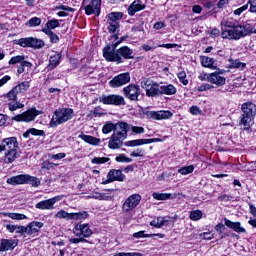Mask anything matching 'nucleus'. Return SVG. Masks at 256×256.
<instances>
[{
	"label": "nucleus",
	"instance_id": "obj_1",
	"mask_svg": "<svg viewBox=\"0 0 256 256\" xmlns=\"http://www.w3.org/2000/svg\"><path fill=\"white\" fill-rule=\"evenodd\" d=\"M256 33L255 26L249 23L235 24L233 22H221V37L229 41H239L242 37Z\"/></svg>",
	"mask_w": 256,
	"mask_h": 256
},
{
	"label": "nucleus",
	"instance_id": "obj_2",
	"mask_svg": "<svg viewBox=\"0 0 256 256\" xmlns=\"http://www.w3.org/2000/svg\"><path fill=\"white\" fill-rule=\"evenodd\" d=\"M120 44L121 41H118L113 44L112 48L111 46H106L103 49V57L106 59V61H110L113 63H123V59H133L135 57L133 55V50L128 46H122L121 48L117 49V46H119Z\"/></svg>",
	"mask_w": 256,
	"mask_h": 256
},
{
	"label": "nucleus",
	"instance_id": "obj_3",
	"mask_svg": "<svg viewBox=\"0 0 256 256\" xmlns=\"http://www.w3.org/2000/svg\"><path fill=\"white\" fill-rule=\"evenodd\" d=\"M4 151V163L10 164L19 157V142L17 137L2 139L0 143V153Z\"/></svg>",
	"mask_w": 256,
	"mask_h": 256
},
{
	"label": "nucleus",
	"instance_id": "obj_4",
	"mask_svg": "<svg viewBox=\"0 0 256 256\" xmlns=\"http://www.w3.org/2000/svg\"><path fill=\"white\" fill-rule=\"evenodd\" d=\"M74 115L75 112L71 108H58L54 111L50 121V127H59V125L71 121V118L74 117Z\"/></svg>",
	"mask_w": 256,
	"mask_h": 256
},
{
	"label": "nucleus",
	"instance_id": "obj_5",
	"mask_svg": "<svg viewBox=\"0 0 256 256\" xmlns=\"http://www.w3.org/2000/svg\"><path fill=\"white\" fill-rule=\"evenodd\" d=\"M241 125H244V127H249V124L253 119H255L256 115V105L253 102H245L241 106Z\"/></svg>",
	"mask_w": 256,
	"mask_h": 256
},
{
	"label": "nucleus",
	"instance_id": "obj_6",
	"mask_svg": "<svg viewBox=\"0 0 256 256\" xmlns=\"http://www.w3.org/2000/svg\"><path fill=\"white\" fill-rule=\"evenodd\" d=\"M14 43L20 47H31L32 49H43L45 47V41L33 37L16 39Z\"/></svg>",
	"mask_w": 256,
	"mask_h": 256
},
{
	"label": "nucleus",
	"instance_id": "obj_7",
	"mask_svg": "<svg viewBox=\"0 0 256 256\" xmlns=\"http://www.w3.org/2000/svg\"><path fill=\"white\" fill-rule=\"evenodd\" d=\"M39 115H41V111L37 110V108H31L22 114L12 117V121H16L17 123H31V121H35V118Z\"/></svg>",
	"mask_w": 256,
	"mask_h": 256
},
{
	"label": "nucleus",
	"instance_id": "obj_8",
	"mask_svg": "<svg viewBox=\"0 0 256 256\" xmlns=\"http://www.w3.org/2000/svg\"><path fill=\"white\" fill-rule=\"evenodd\" d=\"M99 102L103 103V105H115L116 107H120L121 105H125V98L117 94L102 95L99 97Z\"/></svg>",
	"mask_w": 256,
	"mask_h": 256
},
{
	"label": "nucleus",
	"instance_id": "obj_9",
	"mask_svg": "<svg viewBox=\"0 0 256 256\" xmlns=\"http://www.w3.org/2000/svg\"><path fill=\"white\" fill-rule=\"evenodd\" d=\"M123 94L129 101H139L141 97V87L137 84H129L123 88Z\"/></svg>",
	"mask_w": 256,
	"mask_h": 256
},
{
	"label": "nucleus",
	"instance_id": "obj_10",
	"mask_svg": "<svg viewBox=\"0 0 256 256\" xmlns=\"http://www.w3.org/2000/svg\"><path fill=\"white\" fill-rule=\"evenodd\" d=\"M141 199L142 197L140 196V194L130 195L122 205L123 213H130V211H133V209L137 208L139 206V203H141Z\"/></svg>",
	"mask_w": 256,
	"mask_h": 256
},
{
	"label": "nucleus",
	"instance_id": "obj_11",
	"mask_svg": "<svg viewBox=\"0 0 256 256\" xmlns=\"http://www.w3.org/2000/svg\"><path fill=\"white\" fill-rule=\"evenodd\" d=\"M83 7L86 15L96 14L99 16L101 13V0H83Z\"/></svg>",
	"mask_w": 256,
	"mask_h": 256
},
{
	"label": "nucleus",
	"instance_id": "obj_12",
	"mask_svg": "<svg viewBox=\"0 0 256 256\" xmlns=\"http://www.w3.org/2000/svg\"><path fill=\"white\" fill-rule=\"evenodd\" d=\"M73 233L75 237H82L83 239H89L93 235V230L88 223L76 224L73 228Z\"/></svg>",
	"mask_w": 256,
	"mask_h": 256
},
{
	"label": "nucleus",
	"instance_id": "obj_13",
	"mask_svg": "<svg viewBox=\"0 0 256 256\" xmlns=\"http://www.w3.org/2000/svg\"><path fill=\"white\" fill-rule=\"evenodd\" d=\"M131 82V74L129 72L121 73L116 75L110 82L109 85L113 89H117L119 87H123V85H127V83Z\"/></svg>",
	"mask_w": 256,
	"mask_h": 256
},
{
	"label": "nucleus",
	"instance_id": "obj_14",
	"mask_svg": "<svg viewBox=\"0 0 256 256\" xmlns=\"http://www.w3.org/2000/svg\"><path fill=\"white\" fill-rule=\"evenodd\" d=\"M114 181H125V175L121 170L112 169L107 174V179L102 182V185H109Z\"/></svg>",
	"mask_w": 256,
	"mask_h": 256
},
{
	"label": "nucleus",
	"instance_id": "obj_15",
	"mask_svg": "<svg viewBox=\"0 0 256 256\" xmlns=\"http://www.w3.org/2000/svg\"><path fill=\"white\" fill-rule=\"evenodd\" d=\"M61 199H63V196H56L54 198L40 201L35 205V208L41 209L42 211L54 209L55 203L61 201Z\"/></svg>",
	"mask_w": 256,
	"mask_h": 256
},
{
	"label": "nucleus",
	"instance_id": "obj_16",
	"mask_svg": "<svg viewBox=\"0 0 256 256\" xmlns=\"http://www.w3.org/2000/svg\"><path fill=\"white\" fill-rule=\"evenodd\" d=\"M129 131H131V125H129L127 122L119 121L116 123L113 133L114 135L127 139Z\"/></svg>",
	"mask_w": 256,
	"mask_h": 256
},
{
	"label": "nucleus",
	"instance_id": "obj_17",
	"mask_svg": "<svg viewBox=\"0 0 256 256\" xmlns=\"http://www.w3.org/2000/svg\"><path fill=\"white\" fill-rule=\"evenodd\" d=\"M146 115L149 119H156L159 121L161 119H171L173 117V112L169 110L148 111Z\"/></svg>",
	"mask_w": 256,
	"mask_h": 256
},
{
	"label": "nucleus",
	"instance_id": "obj_18",
	"mask_svg": "<svg viewBox=\"0 0 256 256\" xmlns=\"http://www.w3.org/2000/svg\"><path fill=\"white\" fill-rule=\"evenodd\" d=\"M44 225L45 224L43 222H39V221L30 222L26 226V235H32L33 237H35V235H37L39 231L43 229Z\"/></svg>",
	"mask_w": 256,
	"mask_h": 256
},
{
	"label": "nucleus",
	"instance_id": "obj_19",
	"mask_svg": "<svg viewBox=\"0 0 256 256\" xmlns=\"http://www.w3.org/2000/svg\"><path fill=\"white\" fill-rule=\"evenodd\" d=\"M126 138L117 134H112L109 138L108 147L109 149H121Z\"/></svg>",
	"mask_w": 256,
	"mask_h": 256
},
{
	"label": "nucleus",
	"instance_id": "obj_20",
	"mask_svg": "<svg viewBox=\"0 0 256 256\" xmlns=\"http://www.w3.org/2000/svg\"><path fill=\"white\" fill-rule=\"evenodd\" d=\"M157 141H159V138L129 140L125 142V146L139 147L141 145H149L151 143H157Z\"/></svg>",
	"mask_w": 256,
	"mask_h": 256
},
{
	"label": "nucleus",
	"instance_id": "obj_21",
	"mask_svg": "<svg viewBox=\"0 0 256 256\" xmlns=\"http://www.w3.org/2000/svg\"><path fill=\"white\" fill-rule=\"evenodd\" d=\"M209 83H212V85H216L217 87H223L225 83H227V79L219 72L210 73Z\"/></svg>",
	"mask_w": 256,
	"mask_h": 256
},
{
	"label": "nucleus",
	"instance_id": "obj_22",
	"mask_svg": "<svg viewBox=\"0 0 256 256\" xmlns=\"http://www.w3.org/2000/svg\"><path fill=\"white\" fill-rule=\"evenodd\" d=\"M224 225L236 233H247V230L241 226V222H233L227 218H224Z\"/></svg>",
	"mask_w": 256,
	"mask_h": 256
},
{
	"label": "nucleus",
	"instance_id": "obj_23",
	"mask_svg": "<svg viewBox=\"0 0 256 256\" xmlns=\"http://www.w3.org/2000/svg\"><path fill=\"white\" fill-rule=\"evenodd\" d=\"M145 9V4L141 0H135L129 7H128V14L133 17L135 13L138 11H143Z\"/></svg>",
	"mask_w": 256,
	"mask_h": 256
},
{
	"label": "nucleus",
	"instance_id": "obj_24",
	"mask_svg": "<svg viewBox=\"0 0 256 256\" xmlns=\"http://www.w3.org/2000/svg\"><path fill=\"white\" fill-rule=\"evenodd\" d=\"M147 97H159L161 95V86L157 82H152L149 89L146 90Z\"/></svg>",
	"mask_w": 256,
	"mask_h": 256
},
{
	"label": "nucleus",
	"instance_id": "obj_25",
	"mask_svg": "<svg viewBox=\"0 0 256 256\" xmlns=\"http://www.w3.org/2000/svg\"><path fill=\"white\" fill-rule=\"evenodd\" d=\"M152 197L156 201H167L169 199H177V194L153 192Z\"/></svg>",
	"mask_w": 256,
	"mask_h": 256
},
{
	"label": "nucleus",
	"instance_id": "obj_26",
	"mask_svg": "<svg viewBox=\"0 0 256 256\" xmlns=\"http://www.w3.org/2000/svg\"><path fill=\"white\" fill-rule=\"evenodd\" d=\"M1 245H2V251H9L17 247L18 242L17 240H13V239H2Z\"/></svg>",
	"mask_w": 256,
	"mask_h": 256
},
{
	"label": "nucleus",
	"instance_id": "obj_27",
	"mask_svg": "<svg viewBox=\"0 0 256 256\" xmlns=\"http://www.w3.org/2000/svg\"><path fill=\"white\" fill-rule=\"evenodd\" d=\"M8 185H25V174L10 177L6 180Z\"/></svg>",
	"mask_w": 256,
	"mask_h": 256
},
{
	"label": "nucleus",
	"instance_id": "obj_28",
	"mask_svg": "<svg viewBox=\"0 0 256 256\" xmlns=\"http://www.w3.org/2000/svg\"><path fill=\"white\" fill-rule=\"evenodd\" d=\"M177 88L172 84L160 86V95H175Z\"/></svg>",
	"mask_w": 256,
	"mask_h": 256
},
{
	"label": "nucleus",
	"instance_id": "obj_29",
	"mask_svg": "<svg viewBox=\"0 0 256 256\" xmlns=\"http://www.w3.org/2000/svg\"><path fill=\"white\" fill-rule=\"evenodd\" d=\"M79 139H82V141H85V143H89V145H98L101 143V139L91 135L80 134Z\"/></svg>",
	"mask_w": 256,
	"mask_h": 256
},
{
	"label": "nucleus",
	"instance_id": "obj_30",
	"mask_svg": "<svg viewBox=\"0 0 256 256\" xmlns=\"http://www.w3.org/2000/svg\"><path fill=\"white\" fill-rule=\"evenodd\" d=\"M71 221H85V219L89 218V212L87 211H80L76 213H71Z\"/></svg>",
	"mask_w": 256,
	"mask_h": 256
},
{
	"label": "nucleus",
	"instance_id": "obj_31",
	"mask_svg": "<svg viewBox=\"0 0 256 256\" xmlns=\"http://www.w3.org/2000/svg\"><path fill=\"white\" fill-rule=\"evenodd\" d=\"M92 199H98V201H111V199H113V194H111V192H95Z\"/></svg>",
	"mask_w": 256,
	"mask_h": 256
},
{
	"label": "nucleus",
	"instance_id": "obj_32",
	"mask_svg": "<svg viewBox=\"0 0 256 256\" xmlns=\"http://www.w3.org/2000/svg\"><path fill=\"white\" fill-rule=\"evenodd\" d=\"M25 185H32V187H39L41 185V180L35 176L25 174Z\"/></svg>",
	"mask_w": 256,
	"mask_h": 256
},
{
	"label": "nucleus",
	"instance_id": "obj_33",
	"mask_svg": "<svg viewBox=\"0 0 256 256\" xmlns=\"http://www.w3.org/2000/svg\"><path fill=\"white\" fill-rule=\"evenodd\" d=\"M61 63V54H54L50 57L48 69L53 70Z\"/></svg>",
	"mask_w": 256,
	"mask_h": 256
},
{
	"label": "nucleus",
	"instance_id": "obj_34",
	"mask_svg": "<svg viewBox=\"0 0 256 256\" xmlns=\"http://www.w3.org/2000/svg\"><path fill=\"white\" fill-rule=\"evenodd\" d=\"M29 87H31V82L24 81L16 85L14 88L17 93H25L26 91H29Z\"/></svg>",
	"mask_w": 256,
	"mask_h": 256
},
{
	"label": "nucleus",
	"instance_id": "obj_35",
	"mask_svg": "<svg viewBox=\"0 0 256 256\" xmlns=\"http://www.w3.org/2000/svg\"><path fill=\"white\" fill-rule=\"evenodd\" d=\"M115 127H116V123H113L111 121L106 122L102 127V133L104 135H109V133H111V131H113V133H115Z\"/></svg>",
	"mask_w": 256,
	"mask_h": 256
},
{
	"label": "nucleus",
	"instance_id": "obj_36",
	"mask_svg": "<svg viewBox=\"0 0 256 256\" xmlns=\"http://www.w3.org/2000/svg\"><path fill=\"white\" fill-rule=\"evenodd\" d=\"M4 217H9L10 219H13L15 221H23V219H27V216L25 214H19V213H2Z\"/></svg>",
	"mask_w": 256,
	"mask_h": 256
},
{
	"label": "nucleus",
	"instance_id": "obj_37",
	"mask_svg": "<svg viewBox=\"0 0 256 256\" xmlns=\"http://www.w3.org/2000/svg\"><path fill=\"white\" fill-rule=\"evenodd\" d=\"M201 65L202 67H207L208 69H211L213 68V65H215V60L207 56H202Z\"/></svg>",
	"mask_w": 256,
	"mask_h": 256
},
{
	"label": "nucleus",
	"instance_id": "obj_38",
	"mask_svg": "<svg viewBox=\"0 0 256 256\" xmlns=\"http://www.w3.org/2000/svg\"><path fill=\"white\" fill-rule=\"evenodd\" d=\"M120 19H123V12H112L108 15V23H117Z\"/></svg>",
	"mask_w": 256,
	"mask_h": 256
},
{
	"label": "nucleus",
	"instance_id": "obj_39",
	"mask_svg": "<svg viewBox=\"0 0 256 256\" xmlns=\"http://www.w3.org/2000/svg\"><path fill=\"white\" fill-rule=\"evenodd\" d=\"M229 62H230V66H229L230 69H245V67H247V64L239 60L230 59Z\"/></svg>",
	"mask_w": 256,
	"mask_h": 256
},
{
	"label": "nucleus",
	"instance_id": "obj_40",
	"mask_svg": "<svg viewBox=\"0 0 256 256\" xmlns=\"http://www.w3.org/2000/svg\"><path fill=\"white\" fill-rule=\"evenodd\" d=\"M42 31L43 33H45V35H48V37H50L51 43H59V36L55 34L53 31L49 29H42Z\"/></svg>",
	"mask_w": 256,
	"mask_h": 256
},
{
	"label": "nucleus",
	"instance_id": "obj_41",
	"mask_svg": "<svg viewBox=\"0 0 256 256\" xmlns=\"http://www.w3.org/2000/svg\"><path fill=\"white\" fill-rule=\"evenodd\" d=\"M189 218L191 221H199L203 219V212L201 210H193L190 212Z\"/></svg>",
	"mask_w": 256,
	"mask_h": 256
},
{
	"label": "nucleus",
	"instance_id": "obj_42",
	"mask_svg": "<svg viewBox=\"0 0 256 256\" xmlns=\"http://www.w3.org/2000/svg\"><path fill=\"white\" fill-rule=\"evenodd\" d=\"M56 219H66V221H71V213L60 210L55 214Z\"/></svg>",
	"mask_w": 256,
	"mask_h": 256
},
{
	"label": "nucleus",
	"instance_id": "obj_43",
	"mask_svg": "<svg viewBox=\"0 0 256 256\" xmlns=\"http://www.w3.org/2000/svg\"><path fill=\"white\" fill-rule=\"evenodd\" d=\"M25 107V104L21 102H10L8 103V109L9 111H17V109H23Z\"/></svg>",
	"mask_w": 256,
	"mask_h": 256
},
{
	"label": "nucleus",
	"instance_id": "obj_44",
	"mask_svg": "<svg viewBox=\"0 0 256 256\" xmlns=\"http://www.w3.org/2000/svg\"><path fill=\"white\" fill-rule=\"evenodd\" d=\"M195 171V166L190 165V166H184L178 170V173L181 175H189V173H193Z\"/></svg>",
	"mask_w": 256,
	"mask_h": 256
},
{
	"label": "nucleus",
	"instance_id": "obj_45",
	"mask_svg": "<svg viewBox=\"0 0 256 256\" xmlns=\"http://www.w3.org/2000/svg\"><path fill=\"white\" fill-rule=\"evenodd\" d=\"M115 161L117 163H133V159L126 157L125 154H119L116 156Z\"/></svg>",
	"mask_w": 256,
	"mask_h": 256
},
{
	"label": "nucleus",
	"instance_id": "obj_46",
	"mask_svg": "<svg viewBox=\"0 0 256 256\" xmlns=\"http://www.w3.org/2000/svg\"><path fill=\"white\" fill-rule=\"evenodd\" d=\"M25 61V55H18V56H13L10 60H9V65H17V63H20Z\"/></svg>",
	"mask_w": 256,
	"mask_h": 256
},
{
	"label": "nucleus",
	"instance_id": "obj_47",
	"mask_svg": "<svg viewBox=\"0 0 256 256\" xmlns=\"http://www.w3.org/2000/svg\"><path fill=\"white\" fill-rule=\"evenodd\" d=\"M110 159L108 157H95L91 160L93 165H103L104 163H108Z\"/></svg>",
	"mask_w": 256,
	"mask_h": 256
},
{
	"label": "nucleus",
	"instance_id": "obj_48",
	"mask_svg": "<svg viewBox=\"0 0 256 256\" xmlns=\"http://www.w3.org/2000/svg\"><path fill=\"white\" fill-rule=\"evenodd\" d=\"M109 26H108V30L109 33H113L114 35H116V33H119V22H108Z\"/></svg>",
	"mask_w": 256,
	"mask_h": 256
},
{
	"label": "nucleus",
	"instance_id": "obj_49",
	"mask_svg": "<svg viewBox=\"0 0 256 256\" xmlns=\"http://www.w3.org/2000/svg\"><path fill=\"white\" fill-rule=\"evenodd\" d=\"M28 27H39L41 25V18L33 17L28 22H26Z\"/></svg>",
	"mask_w": 256,
	"mask_h": 256
},
{
	"label": "nucleus",
	"instance_id": "obj_50",
	"mask_svg": "<svg viewBox=\"0 0 256 256\" xmlns=\"http://www.w3.org/2000/svg\"><path fill=\"white\" fill-rule=\"evenodd\" d=\"M46 27L47 28H43V29H49V31H51V29H57V27H59V20L57 19L49 20L46 23Z\"/></svg>",
	"mask_w": 256,
	"mask_h": 256
},
{
	"label": "nucleus",
	"instance_id": "obj_51",
	"mask_svg": "<svg viewBox=\"0 0 256 256\" xmlns=\"http://www.w3.org/2000/svg\"><path fill=\"white\" fill-rule=\"evenodd\" d=\"M17 95H19V92L15 90V88H12L7 94L6 97L9 99V101H17Z\"/></svg>",
	"mask_w": 256,
	"mask_h": 256
},
{
	"label": "nucleus",
	"instance_id": "obj_52",
	"mask_svg": "<svg viewBox=\"0 0 256 256\" xmlns=\"http://www.w3.org/2000/svg\"><path fill=\"white\" fill-rule=\"evenodd\" d=\"M177 77L180 83H182L183 85H189V80H187V73H185V71L179 72Z\"/></svg>",
	"mask_w": 256,
	"mask_h": 256
},
{
	"label": "nucleus",
	"instance_id": "obj_53",
	"mask_svg": "<svg viewBox=\"0 0 256 256\" xmlns=\"http://www.w3.org/2000/svg\"><path fill=\"white\" fill-rule=\"evenodd\" d=\"M151 227H156L157 229H160V227H163L165 225V220L161 218H157V220H152L150 222Z\"/></svg>",
	"mask_w": 256,
	"mask_h": 256
},
{
	"label": "nucleus",
	"instance_id": "obj_54",
	"mask_svg": "<svg viewBox=\"0 0 256 256\" xmlns=\"http://www.w3.org/2000/svg\"><path fill=\"white\" fill-rule=\"evenodd\" d=\"M153 83H154L153 80L145 78L140 82V85L142 89H145V91L147 92V89H149Z\"/></svg>",
	"mask_w": 256,
	"mask_h": 256
},
{
	"label": "nucleus",
	"instance_id": "obj_55",
	"mask_svg": "<svg viewBox=\"0 0 256 256\" xmlns=\"http://www.w3.org/2000/svg\"><path fill=\"white\" fill-rule=\"evenodd\" d=\"M29 133H31V135H34L36 137H45V131L39 130L36 128H30Z\"/></svg>",
	"mask_w": 256,
	"mask_h": 256
},
{
	"label": "nucleus",
	"instance_id": "obj_56",
	"mask_svg": "<svg viewBox=\"0 0 256 256\" xmlns=\"http://www.w3.org/2000/svg\"><path fill=\"white\" fill-rule=\"evenodd\" d=\"M69 243H74V245H77L78 243H92V242L85 238H82V236H81L78 238H70Z\"/></svg>",
	"mask_w": 256,
	"mask_h": 256
},
{
	"label": "nucleus",
	"instance_id": "obj_57",
	"mask_svg": "<svg viewBox=\"0 0 256 256\" xmlns=\"http://www.w3.org/2000/svg\"><path fill=\"white\" fill-rule=\"evenodd\" d=\"M113 256H143L140 252H120L116 253Z\"/></svg>",
	"mask_w": 256,
	"mask_h": 256
},
{
	"label": "nucleus",
	"instance_id": "obj_58",
	"mask_svg": "<svg viewBox=\"0 0 256 256\" xmlns=\"http://www.w3.org/2000/svg\"><path fill=\"white\" fill-rule=\"evenodd\" d=\"M130 157H145V150L137 148L130 154Z\"/></svg>",
	"mask_w": 256,
	"mask_h": 256
},
{
	"label": "nucleus",
	"instance_id": "obj_59",
	"mask_svg": "<svg viewBox=\"0 0 256 256\" xmlns=\"http://www.w3.org/2000/svg\"><path fill=\"white\" fill-rule=\"evenodd\" d=\"M211 89H215V86L207 83H203L198 87V91L203 92V91H209Z\"/></svg>",
	"mask_w": 256,
	"mask_h": 256
},
{
	"label": "nucleus",
	"instance_id": "obj_60",
	"mask_svg": "<svg viewBox=\"0 0 256 256\" xmlns=\"http://www.w3.org/2000/svg\"><path fill=\"white\" fill-rule=\"evenodd\" d=\"M67 157V154L65 153H58V154H50L49 159H55L56 161H59L61 159H65Z\"/></svg>",
	"mask_w": 256,
	"mask_h": 256
},
{
	"label": "nucleus",
	"instance_id": "obj_61",
	"mask_svg": "<svg viewBox=\"0 0 256 256\" xmlns=\"http://www.w3.org/2000/svg\"><path fill=\"white\" fill-rule=\"evenodd\" d=\"M131 129H132V133H135V135H141L145 133V128L141 126H132Z\"/></svg>",
	"mask_w": 256,
	"mask_h": 256
},
{
	"label": "nucleus",
	"instance_id": "obj_62",
	"mask_svg": "<svg viewBox=\"0 0 256 256\" xmlns=\"http://www.w3.org/2000/svg\"><path fill=\"white\" fill-rule=\"evenodd\" d=\"M190 113L192 115H203V110L199 109V106L190 107Z\"/></svg>",
	"mask_w": 256,
	"mask_h": 256
},
{
	"label": "nucleus",
	"instance_id": "obj_63",
	"mask_svg": "<svg viewBox=\"0 0 256 256\" xmlns=\"http://www.w3.org/2000/svg\"><path fill=\"white\" fill-rule=\"evenodd\" d=\"M16 233L20 235H27V226L16 225Z\"/></svg>",
	"mask_w": 256,
	"mask_h": 256
},
{
	"label": "nucleus",
	"instance_id": "obj_64",
	"mask_svg": "<svg viewBox=\"0 0 256 256\" xmlns=\"http://www.w3.org/2000/svg\"><path fill=\"white\" fill-rule=\"evenodd\" d=\"M247 5H250V13H256V0H249Z\"/></svg>",
	"mask_w": 256,
	"mask_h": 256
}]
</instances>
